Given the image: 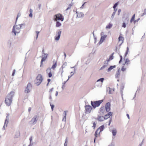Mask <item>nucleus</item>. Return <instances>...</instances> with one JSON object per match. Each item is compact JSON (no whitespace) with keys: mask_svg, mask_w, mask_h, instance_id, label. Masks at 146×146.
<instances>
[{"mask_svg":"<svg viewBox=\"0 0 146 146\" xmlns=\"http://www.w3.org/2000/svg\"><path fill=\"white\" fill-rule=\"evenodd\" d=\"M112 24L110 23H109V24L106 26V29H110L112 27Z\"/></svg>","mask_w":146,"mask_h":146,"instance_id":"nucleus-27","label":"nucleus"},{"mask_svg":"<svg viewBox=\"0 0 146 146\" xmlns=\"http://www.w3.org/2000/svg\"><path fill=\"white\" fill-rule=\"evenodd\" d=\"M110 102L107 103L105 105V109L107 112H109L110 110Z\"/></svg>","mask_w":146,"mask_h":146,"instance_id":"nucleus-10","label":"nucleus"},{"mask_svg":"<svg viewBox=\"0 0 146 146\" xmlns=\"http://www.w3.org/2000/svg\"><path fill=\"white\" fill-rule=\"evenodd\" d=\"M38 116L37 115H35L29 122L33 125H35L36 123L38 120Z\"/></svg>","mask_w":146,"mask_h":146,"instance_id":"nucleus-7","label":"nucleus"},{"mask_svg":"<svg viewBox=\"0 0 146 146\" xmlns=\"http://www.w3.org/2000/svg\"><path fill=\"white\" fill-rule=\"evenodd\" d=\"M56 66V62L52 66L51 68L53 70H54Z\"/></svg>","mask_w":146,"mask_h":146,"instance_id":"nucleus-28","label":"nucleus"},{"mask_svg":"<svg viewBox=\"0 0 146 146\" xmlns=\"http://www.w3.org/2000/svg\"><path fill=\"white\" fill-rule=\"evenodd\" d=\"M30 13H33V10L32 9H30L29 10Z\"/></svg>","mask_w":146,"mask_h":146,"instance_id":"nucleus-55","label":"nucleus"},{"mask_svg":"<svg viewBox=\"0 0 146 146\" xmlns=\"http://www.w3.org/2000/svg\"><path fill=\"white\" fill-rule=\"evenodd\" d=\"M16 22H15V25L13 27L12 32L14 33L15 35H16V33H19L20 32L19 30L22 28V27H25V25L24 23L18 25H16Z\"/></svg>","mask_w":146,"mask_h":146,"instance_id":"nucleus-2","label":"nucleus"},{"mask_svg":"<svg viewBox=\"0 0 146 146\" xmlns=\"http://www.w3.org/2000/svg\"><path fill=\"white\" fill-rule=\"evenodd\" d=\"M85 113L86 114H88L91 112L92 109V107L90 105H86L85 106Z\"/></svg>","mask_w":146,"mask_h":146,"instance_id":"nucleus-6","label":"nucleus"},{"mask_svg":"<svg viewBox=\"0 0 146 146\" xmlns=\"http://www.w3.org/2000/svg\"><path fill=\"white\" fill-rule=\"evenodd\" d=\"M42 76L41 74H38L36 78V80H35V84L37 86H39L42 82Z\"/></svg>","mask_w":146,"mask_h":146,"instance_id":"nucleus-5","label":"nucleus"},{"mask_svg":"<svg viewBox=\"0 0 146 146\" xmlns=\"http://www.w3.org/2000/svg\"><path fill=\"white\" fill-rule=\"evenodd\" d=\"M103 102L102 100L94 101H91V104L93 108L95 109L96 107L99 106Z\"/></svg>","mask_w":146,"mask_h":146,"instance_id":"nucleus-3","label":"nucleus"},{"mask_svg":"<svg viewBox=\"0 0 146 146\" xmlns=\"http://www.w3.org/2000/svg\"><path fill=\"white\" fill-rule=\"evenodd\" d=\"M53 89H54L53 88H52L51 89H50V90L49 91V94L50 93H51V92L53 90Z\"/></svg>","mask_w":146,"mask_h":146,"instance_id":"nucleus-56","label":"nucleus"},{"mask_svg":"<svg viewBox=\"0 0 146 146\" xmlns=\"http://www.w3.org/2000/svg\"><path fill=\"white\" fill-rule=\"evenodd\" d=\"M61 30H58L56 32V34L55 37V39L56 40H58L60 39L61 33Z\"/></svg>","mask_w":146,"mask_h":146,"instance_id":"nucleus-9","label":"nucleus"},{"mask_svg":"<svg viewBox=\"0 0 146 146\" xmlns=\"http://www.w3.org/2000/svg\"><path fill=\"white\" fill-rule=\"evenodd\" d=\"M68 140L67 138H66L65 139V143H64V144H65L66 143V145H67V143H68Z\"/></svg>","mask_w":146,"mask_h":146,"instance_id":"nucleus-57","label":"nucleus"},{"mask_svg":"<svg viewBox=\"0 0 146 146\" xmlns=\"http://www.w3.org/2000/svg\"><path fill=\"white\" fill-rule=\"evenodd\" d=\"M29 16L30 17H32L33 16V13H30L29 15Z\"/></svg>","mask_w":146,"mask_h":146,"instance_id":"nucleus-63","label":"nucleus"},{"mask_svg":"<svg viewBox=\"0 0 146 146\" xmlns=\"http://www.w3.org/2000/svg\"><path fill=\"white\" fill-rule=\"evenodd\" d=\"M64 18L62 15L60 13H58L55 15L54 16L53 20L54 21H59L60 20L62 21H63Z\"/></svg>","mask_w":146,"mask_h":146,"instance_id":"nucleus-4","label":"nucleus"},{"mask_svg":"<svg viewBox=\"0 0 146 146\" xmlns=\"http://www.w3.org/2000/svg\"><path fill=\"white\" fill-rule=\"evenodd\" d=\"M129 48L128 47H127V49L126 51V52L125 54V57H124L125 58V57L127 56V55L128 54V52H129Z\"/></svg>","mask_w":146,"mask_h":146,"instance_id":"nucleus-34","label":"nucleus"},{"mask_svg":"<svg viewBox=\"0 0 146 146\" xmlns=\"http://www.w3.org/2000/svg\"><path fill=\"white\" fill-rule=\"evenodd\" d=\"M110 117L108 114L106 115L104 117V119H107Z\"/></svg>","mask_w":146,"mask_h":146,"instance_id":"nucleus-36","label":"nucleus"},{"mask_svg":"<svg viewBox=\"0 0 146 146\" xmlns=\"http://www.w3.org/2000/svg\"><path fill=\"white\" fill-rule=\"evenodd\" d=\"M15 71H16V70L15 69L13 70V72L12 74V76H13L14 75V74H15Z\"/></svg>","mask_w":146,"mask_h":146,"instance_id":"nucleus-58","label":"nucleus"},{"mask_svg":"<svg viewBox=\"0 0 146 146\" xmlns=\"http://www.w3.org/2000/svg\"><path fill=\"white\" fill-rule=\"evenodd\" d=\"M30 141V143L32 144L31 143L32 140V137H31L29 139Z\"/></svg>","mask_w":146,"mask_h":146,"instance_id":"nucleus-60","label":"nucleus"},{"mask_svg":"<svg viewBox=\"0 0 146 146\" xmlns=\"http://www.w3.org/2000/svg\"><path fill=\"white\" fill-rule=\"evenodd\" d=\"M126 23L124 22L123 23L122 27L124 28H125L126 27Z\"/></svg>","mask_w":146,"mask_h":146,"instance_id":"nucleus-46","label":"nucleus"},{"mask_svg":"<svg viewBox=\"0 0 146 146\" xmlns=\"http://www.w3.org/2000/svg\"><path fill=\"white\" fill-rule=\"evenodd\" d=\"M119 41V42L120 40L122 41V43L123 42V38L121 36H120L118 38Z\"/></svg>","mask_w":146,"mask_h":146,"instance_id":"nucleus-31","label":"nucleus"},{"mask_svg":"<svg viewBox=\"0 0 146 146\" xmlns=\"http://www.w3.org/2000/svg\"><path fill=\"white\" fill-rule=\"evenodd\" d=\"M47 73H50L51 72V68H48L46 70Z\"/></svg>","mask_w":146,"mask_h":146,"instance_id":"nucleus-35","label":"nucleus"},{"mask_svg":"<svg viewBox=\"0 0 146 146\" xmlns=\"http://www.w3.org/2000/svg\"><path fill=\"white\" fill-rule=\"evenodd\" d=\"M48 56V54L47 53H45L43 54H42V62H43V61H45L46 58Z\"/></svg>","mask_w":146,"mask_h":146,"instance_id":"nucleus-11","label":"nucleus"},{"mask_svg":"<svg viewBox=\"0 0 146 146\" xmlns=\"http://www.w3.org/2000/svg\"><path fill=\"white\" fill-rule=\"evenodd\" d=\"M93 125L92 127H94V128L96 126V123L95 122H94L93 123Z\"/></svg>","mask_w":146,"mask_h":146,"instance_id":"nucleus-49","label":"nucleus"},{"mask_svg":"<svg viewBox=\"0 0 146 146\" xmlns=\"http://www.w3.org/2000/svg\"><path fill=\"white\" fill-rule=\"evenodd\" d=\"M113 53H112L111 55L110 56L109 58L108 59L107 61V62H109L110 60H112L113 59Z\"/></svg>","mask_w":146,"mask_h":146,"instance_id":"nucleus-23","label":"nucleus"},{"mask_svg":"<svg viewBox=\"0 0 146 146\" xmlns=\"http://www.w3.org/2000/svg\"><path fill=\"white\" fill-rule=\"evenodd\" d=\"M74 73H73L72 74H71V75L70 76H68V79L67 80V81H68L69 80V79L74 74Z\"/></svg>","mask_w":146,"mask_h":146,"instance_id":"nucleus-61","label":"nucleus"},{"mask_svg":"<svg viewBox=\"0 0 146 146\" xmlns=\"http://www.w3.org/2000/svg\"><path fill=\"white\" fill-rule=\"evenodd\" d=\"M12 40L11 39L9 40L7 42V45H9V46H10L12 43Z\"/></svg>","mask_w":146,"mask_h":146,"instance_id":"nucleus-26","label":"nucleus"},{"mask_svg":"<svg viewBox=\"0 0 146 146\" xmlns=\"http://www.w3.org/2000/svg\"><path fill=\"white\" fill-rule=\"evenodd\" d=\"M5 124V123H4V125L3 127V130H5V127L6 126V127H7V124Z\"/></svg>","mask_w":146,"mask_h":146,"instance_id":"nucleus-44","label":"nucleus"},{"mask_svg":"<svg viewBox=\"0 0 146 146\" xmlns=\"http://www.w3.org/2000/svg\"><path fill=\"white\" fill-rule=\"evenodd\" d=\"M21 15V13H18V15H17V18H16V22H17V20L18 18V17H20Z\"/></svg>","mask_w":146,"mask_h":146,"instance_id":"nucleus-41","label":"nucleus"},{"mask_svg":"<svg viewBox=\"0 0 146 146\" xmlns=\"http://www.w3.org/2000/svg\"><path fill=\"white\" fill-rule=\"evenodd\" d=\"M118 3H115L113 7V9H115V8L117 7V5H118Z\"/></svg>","mask_w":146,"mask_h":146,"instance_id":"nucleus-45","label":"nucleus"},{"mask_svg":"<svg viewBox=\"0 0 146 146\" xmlns=\"http://www.w3.org/2000/svg\"><path fill=\"white\" fill-rule=\"evenodd\" d=\"M100 111L101 112L103 113L104 112V111H105L104 107H101L100 109Z\"/></svg>","mask_w":146,"mask_h":146,"instance_id":"nucleus-33","label":"nucleus"},{"mask_svg":"<svg viewBox=\"0 0 146 146\" xmlns=\"http://www.w3.org/2000/svg\"><path fill=\"white\" fill-rule=\"evenodd\" d=\"M9 114H8L6 116V119L5 120V124H8L9 122Z\"/></svg>","mask_w":146,"mask_h":146,"instance_id":"nucleus-17","label":"nucleus"},{"mask_svg":"<svg viewBox=\"0 0 146 146\" xmlns=\"http://www.w3.org/2000/svg\"><path fill=\"white\" fill-rule=\"evenodd\" d=\"M120 74V71L119 70V69L118 71H117L116 75L115 76L116 77H118L119 76V75Z\"/></svg>","mask_w":146,"mask_h":146,"instance_id":"nucleus-30","label":"nucleus"},{"mask_svg":"<svg viewBox=\"0 0 146 146\" xmlns=\"http://www.w3.org/2000/svg\"><path fill=\"white\" fill-rule=\"evenodd\" d=\"M14 94L15 92H14L11 91L7 95L5 100V103L7 106H9L11 105Z\"/></svg>","mask_w":146,"mask_h":146,"instance_id":"nucleus-1","label":"nucleus"},{"mask_svg":"<svg viewBox=\"0 0 146 146\" xmlns=\"http://www.w3.org/2000/svg\"><path fill=\"white\" fill-rule=\"evenodd\" d=\"M41 4H38V8L39 9H41Z\"/></svg>","mask_w":146,"mask_h":146,"instance_id":"nucleus-59","label":"nucleus"},{"mask_svg":"<svg viewBox=\"0 0 146 146\" xmlns=\"http://www.w3.org/2000/svg\"><path fill=\"white\" fill-rule=\"evenodd\" d=\"M48 76L50 78L52 76V74L51 72L48 73Z\"/></svg>","mask_w":146,"mask_h":146,"instance_id":"nucleus-51","label":"nucleus"},{"mask_svg":"<svg viewBox=\"0 0 146 146\" xmlns=\"http://www.w3.org/2000/svg\"><path fill=\"white\" fill-rule=\"evenodd\" d=\"M124 22L126 23V24H127L128 23L129 19L128 17H126L124 20Z\"/></svg>","mask_w":146,"mask_h":146,"instance_id":"nucleus-29","label":"nucleus"},{"mask_svg":"<svg viewBox=\"0 0 146 146\" xmlns=\"http://www.w3.org/2000/svg\"><path fill=\"white\" fill-rule=\"evenodd\" d=\"M49 99L50 100H51L52 99V96H51V95H52V93H50L49 94Z\"/></svg>","mask_w":146,"mask_h":146,"instance_id":"nucleus-53","label":"nucleus"},{"mask_svg":"<svg viewBox=\"0 0 146 146\" xmlns=\"http://www.w3.org/2000/svg\"><path fill=\"white\" fill-rule=\"evenodd\" d=\"M107 91H108V90L109 91V92H108L109 94H111L110 91V87H108V88H107Z\"/></svg>","mask_w":146,"mask_h":146,"instance_id":"nucleus-47","label":"nucleus"},{"mask_svg":"<svg viewBox=\"0 0 146 146\" xmlns=\"http://www.w3.org/2000/svg\"><path fill=\"white\" fill-rule=\"evenodd\" d=\"M32 89V85L30 83H29L27 85L25 90V92L26 93H28L30 92Z\"/></svg>","mask_w":146,"mask_h":146,"instance_id":"nucleus-8","label":"nucleus"},{"mask_svg":"<svg viewBox=\"0 0 146 146\" xmlns=\"http://www.w3.org/2000/svg\"><path fill=\"white\" fill-rule=\"evenodd\" d=\"M72 5V4H70L69 5V6L66 9V11H67L68 10L70 9Z\"/></svg>","mask_w":146,"mask_h":146,"instance_id":"nucleus-40","label":"nucleus"},{"mask_svg":"<svg viewBox=\"0 0 146 146\" xmlns=\"http://www.w3.org/2000/svg\"><path fill=\"white\" fill-rule=\"evenodd\" d=\"M56 27H59L61 25V24L59 22V21H56Z\"/></svg>","mask_w":146,"mask_h":146,"instance_id":"nucleus-22","label":"nucleus"},{"mask_svg":"<svg viewBox=\"0 0 146 146\" xmlns=\"http://www.w3.org/2000/svg\"><path fill=\"white\" fill-rule=\"evenodd\" d=\"M120 60L119 61V64H120L121 62L122 61V56L121 55H120Z\"/></svg>","mask_w":146,"mask_h":146,"instance_id":"nucleus-48","label":"nucleus"},{"mask_svg":"<svg viewBox=\"0 0 146 146\" xmlns=\"http://www.w3.org/2000/svg\"><path fill=\"white\" fill-rule=\"evenodd\" d=\"M112 135L113 136H115L116 134L117 131L116 129H113L112 130Z\"/></svg>","mask_w":146,"mask_h":146,"instance_id":"nucleus-18","label":"nucleus"},{"mask_svg":"<svg viewBox=\"0 0 146 146\" xmlns=\"http://www.w3.org/2000/svg\"><path fill=\"white\" fill-rule=\"evenodd\" d=\"M100 132L97 129L95 133V137H97L98 134H99Z\"/></svg>","mask_w":146,"mask_h":146,"instance_id":"nucleus-24","label":"nucleus"},{"mask_svg":"<svg viewBox=\"0 0 146 146\" xmlns=\"http://www.w3.org/2000/svg\"><path fill=\"white\" fill-rule=\"evenodd\" d=\"M121 12V10L120 9H119L118 11L117 15H119V14Z\"/></svg>","mask_w":146,"mask_h":146,"instance_id":"nucleus-54","label":"nucleus"},{"mask_svg":"<svg viewBox=\"0 0 146 146\" xmlns=\"http://www.w3.org/2000/svg\"><path fill=\"white\" fill-rule=\"evenodd\" d=\"M130 63V60H129V59L128 58H126L124 64H126L127 65H128V64H129Z\"/></svg>","mask_w":146,"mask_h":146,"instance_id":"nucleus-20","label":"nucleus"},{"mask_svg":"<svg viewBox=\"0 0 146 146\" xmlns=\"http://www.w3.org/2000/svg\"><path fill=\"white\" fill-rule=\"evenodd\" d=\"M50 106L51 107L52 110V111H53V108H54V106L53 105H52L51 104V103L50 102Z\"/></svg>","mask_w":146,"mask_h":146,"instance_id":"nucleus-42","label":"nucleus"},{"mask_svg":"<svg viewBox=\"0 0 146 146\" xmlns=\"http://www.w3.org/2000/svg\"><path fill=\"white\" fill-rule=\"evenodd\" d=\"M135 17V14H134L132 17L131 20H130V22H132V21L134 20V19Z\"/></svg>","mask_w":146,"mask_h":146,"instance_id":"nucleus-39","label":"nucleus"},{"mask_svg":"<svg viewBox=\"0 0 146 146\" xmlns=\"http://www.w3.org/2000/svg\"><path fill=\"white\" fill-rule=\"evenodd\" d=\"M108 115H109V116H110H110H111L112 115V113L111 112H108Z\"/></svg>","mask_w":146,"mask_h":146,"instance_id":"nucleus-52","label":"nucleus"},{"mask_svg":"<svg viewBox=\"0 0 146 146\" xmlns=\"http://www.w3.org/2000/svg\"><path fill=\"white\" fill-rule=\"evenodd\" d=\"M63 69V68H62V67H61L59 69V72H61V76L62 77V73L64 72Z\"/></svg>","mask_w":146,"mask_h":146,"instance_id":"nucleus-25","label":"nucleus"},{"mask_svg":"<svg viewBox=\"0 0 146 146\" xmlns=\"http://www.w3.org/2000/svg\"><path fill=\"white\" fill-rule=\"evenodd\" d=\"M106 61L105 62V63L104 64V65L100 68V70L104 69L108 65V62L106 63Z\"/></svg>","mask_w":146,"mask_h":146,"instance_id":"nucleus-21","label":"nucleus"},{"mask_svg":"<svg viewBox=\"0 0 146 146\" xmlns=\"http://www.w3.org/2000/svg\"><path fill=\"white\" fill-rule=\"evenodd\" d=\"M67 65V63L66 62H65L64 63L62 66V68H65V66Z\"/></svg>","mask_w":146,"mask_h":146,"instance_id":"nucleus-37","label":"nucleus"},{"mask_svg":"<svg viewBox=\"0 0 146 146\" xmlns=\"http://www.w3.org/2000/svg\"><path fill=\"white\" fill-rule=\"evenodd\" d=\"M117 11V10H116L115 11H114V12L113 13H112V15L111 16V18L112 19H113L114 17V16H115V13Z\"/></svg>","mask_w":146,"mask_h":146,"instance_id":"nucleus-38","label":"nucleus"},{"mask_svg":"<svg viewBox=\"0 0 146 146\" xmlns=\"http://www.w3.org/2000/svg\"><path fill=\"white\" fill-rule=\"evenodd\" d=\"M107 35H104V36H101L100 40L99 42L100 44H101L105 40V38L107 37Z\"/></svg>","mask_w":146,"mask_h":146,"instance_id":"nucleus-12","label":"nucleus"},{"mask_svg":"<svg viewBox=\"0 0 146 146\" xmlns=\"http://www.w3.org/2000/svg\"><path fill=\"white\" fill-rule=\"evenodd\" d=\"M104 126L103 125H102L100 127L97 129L98 131H100V132H101L104 129Z\"/></svg>","mask_w":146,"mask_h":146,"instance_id":"nucleus-19","label":"nucleus"},{"mask_svg":"<svg viewBox=\"0 0 146 146\" xmlns=\"http://www.w3.org/2000/svg\"><path fill=\"white\" fill-rule=\"evenodd\" d=\"M97 119L99 121H103L104 119V117L102 116H98Z\"/></svg>","mask_w":146,"mask_h":146,"instance_id":"nucleus-14","label":"nucleus"},{"mask_svg":"<svg viewBox=\"0 0 146 146\" xmlns=\"http://www.w3.org/2000/svg\"><path fill=\"white\" fill-rule=\"evenodd\" d=\"M115 65L110 66V67L107 70V71L108 72H110L113 68H115Z\"/></svg>","mask_w":146,"mask_h":146,"instance_id":"nucleus-16","label":"nucleus"},{"mask_svg":"<svg viewBox=\"0 0 146 146\" xmlns=\"http://www.w3.org/2000/svg\"><path fill=\"white\" fill-rule=\"evenodd\" d=\"M126 69V68H124V66H123L121 68V70L123 72Z\"/></svg>","mask_w":146,"mask_h":146,"instance_id":"nucleus-50","label":"nucleus"},{"mask_svg":"<svg viewBox=\"0 0 146 146\" xmlns=\"http://www.w3.org/2000/svg\"><path fill=\"white\" fill-rule=\"evenodd\" d=\"M104 78H100L97 81V82H99V81H100L102 83L103 81H104Z\"/></svg>","mask_w":146,"mask_h":146,"instance_id":"nucleus-32","label":"nucleus"},{"mask_svg":"<svg viewBox=\"0 0 146 146\" xmlns=\"http://www.w3.org/2000/svg\"><path fill=\"white\" fill-rule=\"evenodd\" d=\"M86 3V2L84 3L83 5H82L81 7H80V8L81 9H83V6Z\"/></svg>","mask_w":146,"mask_h":146,"instance_id":"nucleus-62","label":"nucleus"},{"mask_svg":"<svg viewBox=\"0 0 146 146\" xmlns=\"http://www.w3.org/2000/svg\"><path fill=\"white\" fill-rule=\"evenodd\" d=\"M84 16V15L83 13L81 12H79L77 13V17L78 18L83 17Z\"/></svg>","mask_w":146,"mask_h":146,"instance_id":"nucleus-15","label":"nucleus"},{"mask_svg":"<svg viewBox=\"0 0 146 146\" xmlns=\"http://www.w3.org/2000/svg\"><path fill=\"white\" fill-rule=\"evenodd\" d=\"M67 112V111H64V113H63L62 114V116L63 117V119L62 120V121H66V112Z\"/></svg>","mask_w":146,"mask_h":146,"instance_id":"nucleus-13","label":"nucleus"},{"mask_svg":"<svg viewBox=\"0 0 146 146\" xmlns=\"http://www.w3.org/2000/svg\"><path fill=\"white\" fill-rule=\"evenodd\" d=\"M65 87V86L64 85H62V88L63 90L64 89Z\"/></svg>","mask_w":146,"mask_h":146,"instance_id":"nucleus-64","label":"nucleus"},{"mask_svg":"<svg viewBox=\"0 0 146 146\" xmlns=\"http://www.w3.org/2000/svg\"><path fill=\"white\" fill-rule=\"evenodd\" d=\"M36 39H37L38 37V34L40 32L39 31H36Z\"/></svg>","mask_w":146,"mask_h":146,"instance_id":"nucleus-43","label":"nucleus"}]
</instances>
